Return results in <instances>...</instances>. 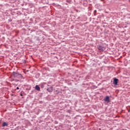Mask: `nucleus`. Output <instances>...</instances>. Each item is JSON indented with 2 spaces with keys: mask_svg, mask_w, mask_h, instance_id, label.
<instances>
[{
  "mask_svg": "<svg viewBox=\"0 0 130 130\" xmlns=\"http://www.w3.org/2000/svg\"><path fill=\"white\" fill-rule=\"evenodd\" d=\"M118 83V79L117 78H114V81H113L114 85H115L116 86Z\"/></svg>",
  "mask_w": 130,
  "mask_h": 130,
  "instance_id": "obj_1",
  "label": "nucleus"
},
{
  "mask_svg": "<svg viewBox=\"0 0 130 130\" xmlns=\"http://www.w3.org/2000/svg\"><path fill=\"white\" fill-rule=\"evenodd\" d=\"M47 91H48V92H52V91H53V89H52V87H49V88H48Z\"/></svg>",
  "mask_w": 130,
  "mask_h": 130,
  "instance_id": "obj_2",
  "label": "nucleus"
},
{
  "mask_svg": "<svg viewBox=\"0 0 130 130\" xmlns=\"http://www.w3.org/2000/svg\"><path fill=\"white\" fill-rule=\"evenodd\" d=\"M104 100L106 102H109V96H106L105 99Z\"/></svg>",
  "mask_w": 130,
  "mask_h": 130,
  "instance_id": "obj_3",
  "label": "nucleus"
},
{
  "mask_svg": "<svg viewBox=\"0 0 130 130\" xmlns=\"http://www.w3.org/2000/svg\"><path fill=\"white\" fill-rule=\"evenodd\" d=\"M36 90H37V91H40V87L38 85H36L35 87Z\"/></svg>",
  "mask_w": 130,
  "mask_h": 130,
  "instance_id": "obj_4",
  "label": "nucleus"
},
{
  "mask_svg": "<svg viewBox=\"0 0 130 130\" xmlns=\"http://www.w3.org/2000/svg\"><path fill=\"white\" fill-rule=\"evenodd\" d=\"M98 49L99 50H104V47H102L101 46H100L99 47H98Z\"/></svg>",
  "mask_w": 130,
  "mask_h": 130,
  "instance_id": "obj_5",
  "label": "nucleus"
},
{
  "mask_svg": "<svg viewBox=\"0 0 130 130\" xmlns=\"http://www.w3.org/2000/svg\"><path fill=\"white\" fill-rule=\"evenodd\" d=\"M8 126V124L5 122L3 123V126Z\"/></svg>",
  "mask_w": 130,
  "mask_h": 130,
  "instance_id": "obj_6",
  "label": "nucleus"
},
{
  "mask_svg": "<svg viewBox=\"0 0 130 130\" xmlns=\"http://www.w3.org/2000/svg\"><path fill=\"white\" fill-rule=\"evenodd\" d=\"M17 75V73H14V76H15V75Z\"/></svg>",
  "mask_w": 130,
  "mask_h": 130,
  "instance_id": "obj_7",
  "label": "nucleus"
},
{
  "mask_svg": "<svg viewBox=\"0 0 130 130\" xmlns=\"http://www.w3.org/2000/svg\"><path fill=\"white\" fill-rule=\"evenodd\" d=\"M16 89H17V90H19V87H17V88H16Z\"/></svg>",
  "mask_w": 130,
  "mask_h": 130,
  "instance_id": "obj_8",
  "label": "nucleus"
},
{
  "mask_svg": "<svg viewBox=\"0 0 130 130\" xmlns=\"http://www.w3.org/2000/svg\"><path fill=\"white\" fill-rule=\"evenodd\" d=\"M20 96H23V94L22 93H21Z\"/></svg>",
  "mask_w": 130,
  "mask_h": 130,
  "instance_id": "obj_9",
  "label": "nucleus"
}]
</instances>
